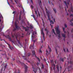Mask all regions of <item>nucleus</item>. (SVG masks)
<instances>
[{
	"label": "nucleus",
	"mask_w": 73,
	"mask_h": 73,
	"mask_svg": "<svg viewBox=\"0 0 73 73\" xmlns=\"http://www.w3.org/2000/svg\"><path fill=\"white\" fill-rule=\"evenodd\" d=\"M38 15L39 16H40V13H38Z\"/></svg>",
	"instance_id": "60"
},
{
	"label": "nucleus",
	"mask_w": 73,
	"mask_h": 73,
	"mask_svg": "<svg viewBox=\"0 0 73 73\" xmlns=\"http://www.w3.org/2000/svg\"><path fill=\"white\" fill-rule=\"evenodd\" d=\"M33 33H35V34H37V33H36V32L35 31H34Z\"/></svg>",
	"instance_id": "53"
},
{
	"label": "nucleus",
	"mask_w": 73,
	"mask_h": 73,
	"mask_svg": "<svg viewBox=\"0 0 73 73\" xmlns=\"http://www.w3.org/2000/svg\"><path fill=\"white\" fill-rule=\"evenodd\" d=\"M48 48L49 49V52H50L52 51V50H51V48H50L49 47V45H48Z\"/></svg>",
	"instance_id": "14"
},
{
	"label": "nucleus",
	"mask_w": 73,
	"mask_h": 73,
	"mask_svg": "<svg viewBox=\"0 0 73 73\" xmlns=\"http://www.w3.org/2000/svg\"><path fill=\"white\" fill-rule=\"evenodd\" d=\"M21 13H20V14L19 16V19H21Z\"/></svg>",
	"instance_id": "29"
},
{
	"label": "nucleus",
	"mask_w": 73,
	"mask_h": 73,
	"mask_svg": "<svg viewBox=\"0 0 73 73\" xmlns=\"http://www.w3.org/2000/svg\"><path fill=\"white\" fill-rule=\"evenodd\" d=\"M72 66H70V68H71V69H73V68H72Z\"/></svg>",
	"instance_id": "49"
},
{
	"label": "nucleus",
	"mask_w": 73,
	"mask_h": 73,
	"mask_svg": "<svg viewBox=\"0 0 73 73\" xmlns=\"http://www.w3.org/2000/svg\"><path fill=\"white\" fill-rule=\"evenodd\" d=\"M57 69L58 70V71H59V67L58 66L56 67Z\"/></svg>",
	"instance_id": "30"
},
{
	"label": "nucleus",
	"mask_w": 73,
	"mask_h": 73,
	"mask_svg": "<svg viewBox=\"0 0 73 73\" xmlns=\"http://www.w3.org/2000/svg\"><path fill=\"white\" fill-rule=\"evenodd\" d=\"M63 31H65V28L63 27Z\"/></svg>",
	"instance_id": "61"
},
{
	"label": "nucleus",
	"mask_w": 73,
	"mask_h": 73,
	"mask_svg": "<svg viewBox=\"0 0 73 73\" xmlns=\"http://www.w3.org/2000/svg\"><path fill=\"white\" fill-rule=\"evenodd\" d=\"M54 62H55V64H57V62H56V61L55 60Z\"/></svg>",
	"instance_id": "56"
},
{
	"label": "nucleus",
	"mask_w": 73,
	"mask_h": 73,
	"mask_svg": "<svg viewBox=\"0 0 73 73\" xmlns=\"http://www.w3.org/2000/svg\"><path fill=\"white\" fill-rule=\"evenodd\" d=\"M39 51V52H40V53H42V52L41 51V49H40Z\"/></svg>",
	"instance_id": "44"
},
{
	"label": "nucleus",
	"mask_w": 73,
	"mask_h": 73,
	"mask_svg": "<svg viewBox=\"0 0 73 73\" xmlns=\"http://www.w3.org/2000/svg\"><path fill=\"white\" fill-rule=\"evenodd\" d=\"M23 29H25V31L26 32H27V31H28V30H29V29H27V27H23Z\"/></svg>",
	"instance_id": "10"
},
{
	"label": "nucleus",
	"mask_w": 73,
	"mask_h": 73,
	"mask_svg": "<svg viewBox=\"0 0 73 73\" xmlns=\"http://www.w3.org/2000/svg\"><path fill=\"white\" fill-rule=\"evenodd\" d=\"M35 14L36 15H37V11H36V10H35Z\"/></svg>",
	"instance_id": "46"
},
{
	"label": "nucleus",
	"mask_w": 73,
	"mask_h": 73,
	"mask_svg": "<svg viewBox=\"0 0 73 73\" xmlns=\"http://www.w3.org/2000/svg\"><path fill=\"white\" fill-rule=\"evenodd\" d=\"M0 19H3V17L1 14L0 15Z\"/></svg>",
	"instance_id": "24"
},
{
	"label": "nucleus",
	"mask_w": 73,
	"mask_h": 73,
	"mask_svg": "<svg viewBox=\"0 0 73 73\" xmlns=\"http://www.w3.org/2000/svg\"><path fill=\"white\" fill-rule=\"evenodd\" d=\"M53 10L54 11L55 13H56V9L53 8Z\"/></svg>",
	"instance_id": "32"
},
{
	"label": "nucleus",
	"mask_w": 73,
	"mask_h": 73,
	"mask_svg": "<svg viewBox=\"0 0 73 73\" xmlns=\"http://www.w3.org/2000/svg\"><path fill=\"white\" fill-rule=\"evenodd\" d=\"M39 4L40 7L41 8V7L42 6V4L41 3H39Z\"/></svg>",
	"instance_id": "28"
},
{
	"label": "nucleus",
	"mask_w": 73,
	"mask_h": 73,
	"mask_svg": "<svg viewBox=\"0 0 73 73\" xmlns=\"http://www.w3.org/2000/svg\"><path fill=\"white\" fill-rule=\"evenodd\" d=\"M43 60H44V61H46V59H45V58H44V59H43Z\"/></svg>",
	"instance_id": "58"
},
{
	"label": "nucleus",
	"mask_w": 73,
	"mask_h": 73,
	"mask_svg": "<svg viewBox=\"0 0 73 73\" xmlns=\"http://www.w3.org/2000/svg\"><path fill=\"white\" fill-rule=\"evenodd\" d=\"M50 61L51 62V64L52 65H53V64H54V62H53V60H50Z\"/></svg>",
	"instance_id": "17"
},
{
	"label": "nucleus",
	"mask_w": 73,
	"mask_h": 73,
	"mask_svg": "<svg viewBox=\"0 0 73 73\" xmlns=\"http://www.w3.org/2000/svg\"><path fill=\"white\" fill-rule=\"evenodd\" d=\"M63 50H64V52H66V51H65V48H63Z\"/></svg>",
	"instance_id": "51"
},
{
	"label": "nucleus",
	"mask_w": 73,
	"mask_h": 73,
	"mask_svg": "<svg viewBox=\"0 0 73 73\" xmlns=\"http://www.w3.org/2000/svg\"><path fill=\"white\" fill-rule=\"evenodd\" d=\"M70 25H71V26H73V23H71L70 24Z\"/></svg>",
	"instance_id": "40"
},
{
	"label": "nucleus",
	"mask_w": 73,
	"mask_h": 73,
	"mask_svg": "<svg viewBox=\"0 0 73 73\" xmlns=\"http://www.w3.org/2000/svg\"><path fill=\"white\" fill-rule=\"evenodd\" d=\"M33 42H34V43H35V42H36V41L35 40H34L33 41Z\"/></svg>",
	"instance_id": "62"
},
{
	"label": "nucleus",
	"mask_w": 73,
	"mask_h": 73,
	"mask_svg": "<svg viewBox=\"0 0 73 73\" xmlns=\"http://www.w3.org/2000/svg\"><path fill=\"white\" fill-rule=\"evenodd\" d=\"M72 21H73V19H72L70 21V22L72 23Z\"/></svg>",
	"instance_id": "48"
},
{
	"label": "nucleus",
	"mask_w": 73,
	"mask_h": 73,
	"mask_svg": "<svg viewBox=\"0 0 73 73\" xmlns=\"http://www.w3.org/2000/svg\"><path fill=\"white\" fill-rule=\"evenodd\" d=\"M32 66H33V71L35 73H36V71H35V69H34V68H33V65H32Z\"/></svg>",
	"instance_id": "26"
},
{
	"label": "nucleus",
	"mask_w": 73,
	"mask_h": 73,
	"mask_svg": "<svg viewBox=\"0 0 73 73\" xmlns=\"http://www.w3.org/2000/svg\"><path fill=\"white\" fill-rule=\"evenodd\" d=\"M32 52L33 53L32 56H34V55H35V57H36V55H35V51L33 50H32Z\"/></svg>",
	"instance_id": "8"
},
{
	"label": "nucleus",
	"mask_w": 73,
	"mask_h": 73,
	"mask_svg": "<svg viewBox=\"0 0 73 73\" xmlns=\"http://www.w3.org/2000/svg\"><path fill=\"white\" fill-rule=\"evenodd\" d=\"M18 43L19 44V45H20L21 46H22L23 47V45H21V44L20 43V40H18Z\"/></svg>",
	"instance_id": "12"
},
{
	"label": "nucleus",
	"mask_w": 73,
	"mask_h": 73,
	"mask_svg": "<svg viewBox=\"0 0 73 73\" xmlns=\"http://www.w3.org/2000/svg\"><path fill=\"white\" fill-rule=\"evenodd\" d=\"M15 13H16V11H14L13 12V14H14V15H15Z\"/></svg>",
	"instance_id": "43"
},
{
	"label": "nucleus",
	"mask_w": 73,
	"mask_h": 73,
	"mask_svg": "<svg viewBox=\"0 0 73 73\" xmlns=\"http://www.w3.org/2000/svg\"><path fill=\"white\" fill-rule=\"evenodd\" d=\"M68 63H70V64H73V62L72 61H70V62L69 63V62L68 61Z\"/></svg>",
	"instance_id": "22"
},
{
	"label": "nucleus",
	"mask_w": 73,
	"mask_h": 73,
	"mask_svg": "<svg viewBox=\"0 0 73 73\" xmlns=\"http://www.w3.org/2000/svg\"><path fill=\"white\" fill-rule=\"evenodd\" d=\"M31 3H32V4H33V1H32V0H31Z\"/></svg>",
	"instance_id": "47"
},
{
	"label": "nucleus",
	"mask_w": 73,
	"mask_h": 73,
	"mask_svg": "<svg viewBox=\"0 0 73 73\" xmlns=\"http://www.w3.org/2000/svg\"><path fill=\"white\" fill-rule=\"evenodd\" d=\"M3 68H1V71L0 73H2V71H3Z\"/></svg>",
	"instance_id": "39"
},
{
	"label": "nucleus",
	"mask_w": 73,
	"mask_h": 73,
	"mask_svg": "<svg viewBox=\"0 0 73 73\" xmlns=\"http://www.w3.org/2000/svg\"><path fill=\"white\" fill-rule=\"evenodd\" d=\"M62 36L63 37H64V38H65L66 37V34H62Z\"/></svg>",
	"instance_id": "6"
},
{
	"label": "nucleus",
	"mask_w": 73,
	"mask_h": 73,
	"mask_svg": "<svg viewBox=\"0 0 73 73\" xmlns=\"http://www.w3.org/2000/svg\"><path fill=\"white\" fill-rule=\"evenodd\" d=\"M7 0V3H8V4L9 5V6H10V4H9V3L8 2V0Z\"/></svg>",
	"instance_id": "45"
},
{
	"label": "nucleus",
	"mask_w": 73,
	"mask_h": 73,
	"mask_svg": "<svg viewBox=\"0 0 73 73\" xmlns=\"http://www.w3.org/2000/svg\"><path fill=\"white\" fill-rule=\"evenodd\" d=\"M46 55H48V50H46Z\"/></svg>",
	"instance_id": "35"
},
{
	"label": "nucleus",
	"mask_w": 73,
	"mask_h": 73,
	"mask_svg": "<svg viewBox=\"0 0 73 73\" xmlns=\"http://www.w3.org/2000/svg\"><path fill=\"white\" fill-rule=\"evenodd\" d=\"M64 3L66 5L67 8H68V5H67V3H66V1H64Z\"/></svg>",
	"instance_id": "15"
},
{
	"label": "nucleus",
	"mask_w": 73,
	"mask_h": 73,
	"mask_svg": "<svg viewBox=\"0 0 73 73\" xmlns=\"http://www.w3.org/2000/svg\"><path fill=\"white\" fill-rule=\"evenodd\" d=\"M48 19L50 21V25L52 27L51 28H53V25H52V24H53V21H52V20H50V19Z\"/></svg>",
	"instance_id": "4"
},
{
	"label": "nucleus",
	"mask_w": 73,
	"mask_h": 73,
	"mask_svg": "<svg viewBox=\"0 0 73 73\" xmlns=\"http://www.w3.org/2000/svg\"><path fill=\"white\" fill-rule=\"evenodd\" d=\"M41 34L42 35H43V39L45 38L44 36V32H43V31H42V32H41Z\"/></svg>",
	"instance_id": "7"
},
{
	"label": "nucleus",
	"mask_w": 73,
	"mask_h": 73,
	"mask_svg": "<svg viewBox=\"0 0 73 73\" xmlns=\"http://www.w3.org/2000/svg\"><path fill=\"white\" fill-rule=\"evenodd\" d=\"M10 1H11V3H12V2H13V1H12V0H10Z\"/></svg>",
	"instance_id": "57"
},
{
	"label": "nucleus",
	"mask_w": 73,
	"mask_h": 73,
	"mask_svg": "<svg viewBox=\"0 0 73 73\" xmlns=\"http://www.w3.org/2000/svg\"><path fill=\"white\" fill-rule=\"evenodd\" d=\"M44 31H46V35H48V33L49 32V31L48 30H47L46 29V28L45 30Z\"/></svg>",
	"instance_id": "9"
},
{
	"label": "nucleus",
	"mask_w": 73,
	"mask_h": 73,
	"mask_svg": "<svg viewBox=\"0 0 73 73\" xmlns=\"http://www.w3.org/2000/svg\"><path fill=\"white\" fill-rule=\"evenodd\" d=\"M70 0H68L67 4L68 5H69V3H70Z\"/></svg>",
	"instance_id": "25"
},
{
	"label": "nucleus",
	"mask_w": 73,
	"mask_h": 73,
	"mask_svg": "<svg viewBox=\"0 0 73 73\" xmlns=\"http://www.w3.org/2000/svg\"><path fill=\"white\" fill-rule=\"evenodd\" d=\"M52 32L54 33V35H56V33H55V31H54V29H52Z\"/></svg>",
	"instance_id": "27"
},
{
	"label": "nucleus",
	"mask_w": 73,
	"mask_h": 73,
	"mask_svg": "<svg viewBox=\"0 0 73 73\" xmlns=\"http://www.w3.org/2000/svg\"><path fill=\"white\" fill-rule=\"evenodd\" d=\"M16 30V28H14V29L13 30V31L14 32Z\"/></svg>",
	"instance_id": "42"
},
{
	"label": "nucleus",
	"mask_w": 73,
	"mask_h": 73,
	"mask_svg": "<svg viewBox=\"0 0 73 73\" xmlns=\"http://www.w3.org/2000/svg\"><path fill=\"white\" fill-rule=\"evenodd\" d=\"M44 64H42V69H44Z\"/></svg>",
	"instance_id": "23"
},
{
	"label": "nucleus",
	"mask_w": 73,
	"mask_h": 73,
	"mask_svg": "<svg viewBox=\"0 0 73 73\" xmlns=\"http://www.w3.org/2000/svg\"><path fill=\"white\" fill-rule=\"evenodd\" d=\"M63 31L64 32V33H66V31H65V30H64Z\"/></svg>",
	"instance_id": "63"
},
{
	"label": "nucleus",
	"mask_w": 73,
	"mask_h": 73,
	"mask_svg": "<svg viewBox=\"0 0 73 73\" xmlns=\"http://www.w3.org/2000/svg\"><path fill=\"white\" fill-rule=\"evenodd\" d=\"M31 16H32L33 17L34 19H35V16L34 15H31Z\"/></svg>",
	"instance_id": "37"
},
{
	"label": "nucleus",
	"mask_w": 73,
	"mask_h": 73,
	"mask_svg": "<svg viewBox=\"0 0 73 73\" xmlns=\"http://www.w3.org/2000/svg\"><path fill=\"white\" fill-rule=\"evenodd\" d=\"M59 27L58 26L57 27H55V29L56 30V32L57 34H58V37H59V38H60V30L58 29Z\"/></svg>",
	"instance_id": "1"
},
{
	"label": "nucleus",
	"mask_w": 73,
	"mask_h": 73,
	"mask_svg": "<svg viewBox=\"0 0 73 73\" xmlns=\"http://www.w3.org/2000/svg\"><path fill=\"white\" fill-rule=\"evenodd\" d=\"M27 69H25V73H27Z\"/></svg>",
	"instance_id": "33"
},
{
	"label": "nucleus",
	"mask_w": 73,
	"mask_h": 73,
	"mask_svg": "<svg viewBox=\"0 0 73 73\" xmlns=\"http://www.w3.org/2000/svg\"><path fill=\"white\" fill-rule=\"evenodd\" d=\"M53 65L54 67H55L56 66V65H55V64H54Z\"/></svg>",
	"instance_id": "59"
},
{
	"label": "nucleus",
	"mask_w": 73,
	"mask_h": 73,
	"mask_svg": "<svg viewBox=\"0 0 73 73\" xmlns=\"http://www.w3.org/2000/svg\"><path fill=\"white\" fill-rule=\"evenodd\" d=\"M7 44L8 45L9 49H10L11 50H12V48L11 47V45H10V44H9L8 43H7Z\"/></svg>",
	"instance_id": "11"
},
{
	"label": "nucleus",
	"mask_w": 73,
	"mask_h": 73,
	"mask_svg": "<svg viewBox=\"0 0 73 73\" xmlns=\"http://www.w3.org/2000/svg\"><path fill=\"white\" fill-rule=\"evenodd\" d=\"M3 21H1V19H0V31H1L2 28H3Z\"/></svg>",
	"instance_id": "2"
},
{
	"label": "nucleus",
	"mask_w": 73,
	"mask_h": 73,
	"mask_svg": "<svg viewBox=\"0 0 73 73\" xmlns=\"http://www.w3.org/2000/svg\"><path fill=\"white\" fill-rule=\"evenodd\" d=\"M39 72H41V69H40V68L39 69Z\"/></svg>",
	"instance_id": "54"
},
{
	"label": "nucleus",
	"mask_w": 73,
	"mask_h": 73,
	"mask_svg": "<svg viewBox=\"0 0 73 73\" xmlns=\"http://www.w3.org/2000/svg\"><path fill=\"white\" fill-rule=\"evenodd\" d=\"M31 55V53H27V55L26 56H28V57L30 56V55Z\"/></svg>",
	"instance_id": "18"
},
{
	"label": "nucleus",
	"mask_w": 73,
	"mask_h": 73,
	"mask_svg": "<svg viewBox=\"0 0 73 73\" xmlns=\"http://www.w3.org/2000/svg\"><path fill=\"white\" fill-rule=\"evenodd\" d=\"M25 69H27V66L25 65Z\"/></svg>",
	"instance_id": "41"
},
{
	"label": "nucleus",
	"mask_w": 73,
	"mask_h": 73,
	"mask_svg": "<svg viewBox=\"0 0 73 73\" xmlns=\"http://www.w3.org/2000/svg\"><path fill=\"white\" fill-rule=\"evenodd\" d=\"M64 26L65 28H67L68 26L66 25V24H64Z\"/></svg>",
	"instance_id": "34"
},
{
	"label": "nucleus",
	"mask_w": 73,
	"mask_h": 73,
	"mask_svg": "<svg viewBox=\"0 0 73 73\" xmlns=\"http://www.w3.org/2000/svg\"><path fill=\"white\" fill-rule=\"evenodd\" d=\"M47 9H46V13L47 14V16L48 17V19H50V17H49V14H50V11L48 10H47Z\"/></svg>",
	"instance_id": "3"
},
{
	"label": "nucleus",
	"mask_w": 73,
	"mask_h": 73,
	"mask_svg": "<svg viewBox=\"0 0 73 73\" xmlns=\"http://www.w3.org/2000/svg\"><path fill=\"white\" fill-rule=\"evenodd\" d=\"M34 45H35V43H33V45L31 46V47H32V48H34Z\"/></svg>",
	"instance_id": "38"
},
{
	"label": "nucleus",
	"mask_w": 73,
	"mask_h": 73,
	"mask_svg": "<svg viewBox=\"0 0 73 73\" xmlns=\"http://www.w3.org/2000/svg\"><path fill=\"white\" fill-rule=\"evenodd\" d=\"M26 56H22V57L23 58H25L24 59L25 60H27V58H26Z\"/></svg>",
	"instance_id": "13"
},
{
	"label": "nucleus",
	"mask_w": 73,
	"mask_h": 73,
	"mask_svg": "<svg viewBox=\"0 0 73 73\" xmlns=\"http://www.w3.org/2000/svg\"><path fill=\"white\" fill-rule=\"evenodd\" d=\"M8 37H9L8 38L9 39V40L10 41H12V39H11V37H9V35H8Z\"/></svg>",
	"instance_id": "19"
},
{
	"label": "nucleus",
	"mask_w": 73,
	"mask_h": 73,
	"mask_svg": "<svg viewBox=\"0 0 73 73\" xmlns=\"http://www.w3.org/2000/svg\"><path fill=\"white\" fill-rule=\"evenodd\" d=\"M42 23H43V25L44 27V25H45V23H44V21L43 20V19H42Z\"/></svg>",
	"instance_id": "20"
},
{
	"label": "nucleus",
	"mask_w": 73,
	"mask_h": 73,
	"mask_svg": "<svg viewBox=\"0 0 73 73\" xmlns=\"http://www.w3.org/2000/svg\"><path fill=\"white\" fill-rule=\"evenodd\" d=\"M7 65H5L4 66V70H5V69H6V68H7Z\"/></svg>",
	"instance_id": "31"
},
{
	"label": "nucleus",
	"mask_w": 73,
	"mask_h": 73,
	"mask_svg": "<svg viewBox=\"0 0 73 73\" xmlns=\"http://www.w3.org/2000/svg\"><path fill=\"white\" fill-rule=\"evenodd\" d=\"M31 8H32V9H33V8H34V7H33V6L32 5H31Z\"/></svg>",
	"instance_id": "36"
},
{
	"label": "nucleus",
	"mask_w": 73,
	"mask_h": 73,
	"mask_svg": "<svg viewBox=\"0 0 73 73\" xmlns=\"http://www.w3.org/2000/svg\"><path fill=\"white\" fill-rule=\"evenodd\" d=\"M73 28L72 29V30L71 31V33H73Z\"/></svg>",
	"instance_id": "52"
},
{
	"label": "nucleus",
	"mask_w": 73,
	"mask_h": 73,
	"mask_svg": "<svg viewBox=\"0 0 73 73\" xmlns=\"http://www.w3.org/2000/svg\"><path fill=\"white\" fill-rule=\"evenodd\" d=\"M30 27L31 28H33V27L32 26H31Z\"/></svg>",
	"instance_id": "55"
},
{
	"label": "nucleus",
	"mask_w": 73,
	"mask_h": 73,
	"mask_svg": "<svg viewBox=\"0 0 73 73\" xmlns=\"http://www.w3.org/2000/svg\"><path fill=\"white\" fill-rule=\"evenodd\" d=\"M70 17H71V18H72V19H73V14H71V15H70Z\"/></svg>",
	"instance_id": "21"
},
{
	"label": "nucleus",
	"mask_w": 73,
	"mask_h": 73,
	"mask_svg": "<svg viewBox=\"0 0 73 73\" xmlns=\"http://www.w3.org/2000/svg\"><path fill=\"white\" fill-rule=\"evenodd\" d=\"M37 64H36V65H37V66H38V65H39V64H40V63H39L37 62Z\"/></svg>",
	"instance_id": "50"
},
{
	"label": "nucleus",
	"mask_w": 73,
	"mask_h": 73,
	"mask_svg": "<svg viewBox=\"0 0 73 73\" xmlns=\"http://www.w3.org/2000/svg\"><path fill=\"white\" fill-rule=\"evenodd\" d=\"M15 28L17 29H19L20 28V27L17 26V23L16 22H15Z\"/></svg>",
	"instance_id": "5"
},
{
	"label": "nucleus",
	"mask_w": 73,
	"mask_h": 73,
	"mask_svg": "<svg viewBox=\"0 0 73 73\" xmlns=\"http://www.w3.org/2000/svg\"><path fill=\"white\" fill-rule=\"evenodd\" d=\"M34 20L36 21V23H37V21L36 20V19H34Z\"/></svg>",
	"instance_id": "64"
},
{
	"label": "nucleus",
	"mask_w": 73,
	"mask_h": 73,
	"mask_svg": "<svg viewBox=\"0 0 73 73\" xmlns=\"http://www.w3.org/2000/svg\"><path fill=\"white\" fill-rule=\"evenodd\" d=\"M60 61H62V62H64V58H61L60 59Z\"/></svg>",
	"instance_id": "16"
}]
</instances>
